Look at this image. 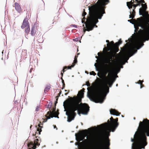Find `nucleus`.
Returning <instances> with one entry per match:
<instances>
[{"mask_svg":"<svg viewBox=\"0 0 149 149\" xmlns=\"http://www.w3.org/2000/svg\"><path fill=\"white\" fill-rule=\"evenodd\" d=\"M109 2V0H98L94 5L89 6V16L86 19V25L87 31H89L93 29L94 26L97 27L96 24L98 22V19H101L104 14L105 13L106 3Z\"/></svg>","mask_w":149,"mask_h":149,"instance_id":"obj_3","label":"nucleus"},{"mask_svg":"<svg viewBox=\"0 0 149 149\" xmlns=\"http://www.w3.org/2000/svg\"><path fill=\"white\" fill-rule=\"evenodd\" d=\"M142 8H140L139 11V15H143V12L145 11L147 8V6L146 3L142 4Z\"/></svg>","mask_w":149,"mask_h":149,"instance_id":"obj_14","label":"nucleus"},{"mask_svg":"<svg viewBox=\"0 0 149 149\" xmlns=\"http://www.w3.org/2000/svg\"><path fill=\"white\" fill-rule=\"evenodd\" d=\"M86 15V13L85 11V9H84L83 13L82 14V16L83 17V19H82V23L85 22L86 18H85V15Z\"/></svg>","mask_w":149,"mask_h":149,"instance_id":"obj_22","label":"nucleus"},{"mask_svg":"<svg viewBox=\"0 0 149 149\" xmlns=\"http://www.w3.org/2000/svg\"><path fill=\"white\" fill-rule=\"evenodd\" d=\"M144 86V85L143 84V83L142 84H140V88H142Z\"/></svg>","mask_w":149,"mask_h":149,"instance_id":"obj_40","label":"nucleus"},{"mask_svg":"<svg viewBox=\"0 0 149 149\" xmlns=\"http://www.w3.org/2000/svg\"><path fill=\"white\" fill-rule=\"evenodd\" d=\"M135 12V11L133 10L132 12V13L130 12V18H133L134 17Z\"/></svg>","mask_w":149,"mask_h":149,"instance_id":"obj_23","label":"nucleus"},{"mask_svg":"<svg viewBox=\"0 0 149 149\" xmlns=\"http://www.w3.org/2000/svg\"><path fill=\"white\" fill-rule=\"evenodd\" d=\"M85 89L83 88L79 91L77 96L70 97L63 102V106L65 111L68 116V121L70 122L73 120L76 113L75 111H77L79 114H87L89 110V107L86 103H81L82 99L84 97V93Z\"/></svg>","mask_w":149,"mask_h":149,"instance_id":"obj_1","label":"nucleus"},{"mask_svg":"<svg viewBox=\"0 0 149 149\" xmlns=\"http://www.w3.org/2000/svg\"><path fill=\"white\" fill-rule=\"evenodd\" d=\"M75 64H73L72 63V65H71L70 66H68L67 67V69H71V68H73L74 67V66L75 65Z\"/></svg>","mask_w":149,"mask_h":149,"instance_id":"obj_31","label":"nucleus"},{"mask_svg":"<svg viewBox=\"0 0 149 149\" xmlns=\"http://www.w3.org/2000/svg\"><path fill=\"white\" fill-rule=\"evenodd\" d=\"M67 66H65L64 67L63 70L61 71V72H64L66 71V70H65V69H67Z\"/></svg>","mask_w":149,"mask_h":149,"instance_id":"obj_36","label":"nucleus"},{"mask_svg":"<svg viewBox=\"0 0 149 149\" xmlns=\"http://www.w3.org/2000/svg\"><path fill=\"white\" fill-rule=\"evenodd\" d=\"M110 121L108 120L107 123H106L104 124H102L99 126H102L105 132L107 134H109V133L111 131V129L112 128L113 125L115 123L114 119L111 117L110 118Z\"/></svg>","mask_w":149,"mask_h":149,"instance_id":"obj_7","label":"nucleus"},{"mask_svg":"<svg viewBox=\"0 0 149 149\" xmlns=\"http://www.w3.org/2000/svg\"><path fill=\"white\" fill-rule=\"evenodd\" d=\"M139 6H140V5H139V3H137V4H133V7L134 8V9H135L136 7H137Z\"/></svg>","mask_w":149,"mask_h":149,"instance_id":"obj_33","label":"nucleus"},{"mask_svg":"<svg viewBox=\"0 0 149 149\" xmlns=\"http://www.w3.org/2000/svg\"><path fill=\"white\" fill-rule=\"evenodd\" d=\"M56 126L55 125L54 126V128H56Z\"/></svg>","mask_w":149,"mask_h":149,"instance_id":"obj_50","label":"nucleus"},{"mask_svg":"<svg viewBox=\"0 0 149 149\" xmlns=\"http://www.w3.org/2000/svg\"><path fill=\"white\" fill-rule=\"evenodd\" d=\"M115 80V78L112 77L111 74L109 77H105V83L104 84L102 83L103 81L102 80L98 78V84L99 88L95 93L91 94L89 97L90 100L96 103H103L104 99V94L109 92V87H111Z\"/></svg>","mask_w":149,"mask_h":149,"instance_id":"obj_5","label":"nucleus"},{"mask_svg":"<svg viewBox=\"0 0 149 149\" xmlns=\"http://www.w3.org/2000/svg\"><path fill=\"white\" fill-rule=\"evenodd\" d=\"M61 79H62V83H63H63H64V80L63 79L62 77L61 78Z\"/></svg>","mask_w":149,"mask_h":149,"instance_id":"obj_44","label":"nucleus"},{"mask_svg":"<svg viewBox=\"0 0 149 149\" xmlns=\"http://www.w3.org/2000/svg\"><path fill=\"white\" fill-rule=\"evenodd\" d=\"M138 22L134 25L135 32L136 33V38L133 44L130 45L128 49L130 53L129 57L132 56L137 52L144 45L143 43L149 40V17L146 19H137Z\"/></svg>","mask_w":149,"mask_h":149,"instance_id":"obj_2","label":"nucleus"},{"mask_svg":"<svg viewBox=\"0 0 149 149\" xmlns=\"http://www.w3.org/2000/svg\"><path fill=\"white\" fill-rule=\"evenodd\" d=\"M29 26V24L28 20L26 18L24 19L23 21L22 24L21 26V28L24 29L25 28Z\"/></svg>","mask_w":149,"mask_h":149,"instance_id":"obj_15","label":"nucleus"},{"mask_svg":"<svg viewBox=\"0 0 149 149\" xmlns=\"http://www.w3.org/2000/svg\"><path fill=\"white\" fill-rule=\"evenodd\" d=\"M58 113L54 110L52 111H49L47 112V114L45 115L46 118L44 119V121L45 122H46L48 119H50L51 118H52L53 117L58 118Z\"/></svg>","mask_w":149,"mask_h":149,"instance_id":"obj_11","label":"nucleus"},{"mask_svg":"<svg viewBox=\"0 0 149 149\" xmlns=\"http://www.w3.org/2000/svg\"><path fill=\"white\" fill-rule=\"evenodd\" d=\"M79 143L80 144H82L83 143V141H82L81 142H79Z\"/></svg>","mask_w":149,"mask_h":149,"instance_id":"obj_45","label":"nucleus"},{"mask_svg":"<svg viewBox=\"0 0 149 149\" xmlns=\"http://www.w3.org/2000/svg\"><path fill=\"white\" fill-rule=\"evenodd\" d=\"M41 141L37 139L34 140V143L31 141L28 144V149H36V146H39L40 145Z\"/></svg>","mask_w":149,"mask_h":149,"instance_id":"obj_10","label":"nucleus"},{"mask_svg":"<svg viewBox=\"0 0 149 149\" xmlns=\"http://www.w3.org/2000/svg\"><path fill=\"white\" fill-rule=\"evenodd\" d=\"M30 29L29 26V27H26L25 31L26 33H27V34L30 32Z\"/></svg>","mask_w":149,"mask_h":149,"instance_id":"obj_27","label":"nucleus"},{"mask_svg":"<svg viewBox=\"0 0 149 149\" xmlns=\"http://www.w3.org/2000/svg\"><path fill=\"white\" fill-rule=\"evenodd\" d=\"M50 88V87L49 86H47L44 90V92L46 93L47 92Z\"/></svg>","mask_w":149,"mask_h":149,"instance_id":"obj_25","label":"nucleus"},{"mask_svg":"<svg viewBox=\"0 0 149 149\" xmlns=\"http://www.w3.org/2000/svg\"><path fill=\"white\" fill-rule=\"evenodd\" d=\"M129 58V57H128V58H127V60Z\"/></svg>","mask_w":149,"mask_h":149,"instance_id":"obj_53","label":"nucleus"},{"mask_svg":"<svg viewBox=\"0 0 149 149\" xmlns=\"http://www.w3.org/2000/svg\"><path fill=\"white\" fill-rule=\"evenodd\" d=\"M78 57L77 55H76L74 58V61L73 62V64H74L75 65V64L76 63H77V58Z\"/></svg>","mask_w":149,"mask_h":149,"instance_id":"obj_29","label":"nucleus"},{"mask_svg":"<svg viewBox=\"0 0 149 149\" xmlns=\"http://www.w3.org/2000/svg\"><path fill=\"white\" fill-rule=\"evenodd\" d=\"M115 120H114V121L115 122V123L113 125V127H112V128L111 129V132H114L116 130V128L118 126L119 124L117 122L118 121V118H117L115 119H114Z\"/></svg>","mask_w":149,"mask_h":149,"instance_id":"obj_17","label":"nucleus"},{"mask_svg":"<svg viewBox=\"0 0 149 149\" xmlns=\"http://www.w3.org/2000/svg\"><path fill=\"white\" fill-rule=\"evenodd\" d=\"M128 45V44L127 43L126 44V45Z\"/></svg>","mask_w":149,"mask_h":149,"instance_id":"obj_48","label":"nucleus"},{"mask_svg":"<svg viewBox=\"0 0 149 149\" xmlns=\"http://www.w3.org/2000/svg\"><path fill=\"white\" fill-rule=\"evenodd\" d=\"M36 28L35 27H33L32 28L31 32V34L32 36H34L36 33Z\"/></svg>","mask_w":149,"mask_h":149,"instance_id":"obj_21","label":"nucleus"},{"mask_svg":"<svg viewBox=\"0 0 149 149\" xmlns=\"http://www.w3.org/2000/svg\"><path fill=\"white\" fill-rule=\"evenodd\" d=\"M95 66V67L96 70L98 71H99L100 69V64H97V63H95L94 65Z\"/></svg>","mask_w":149,"mask_h":149,"instance_id":"obj_24","label":"nucleus"},{"mask_svg":"<svg viewBox=\"0 0 149 149\" xmlns=\"http://www.w3.org/2000/svg\"><path fill=\"white\" fill-rule=\"evenodd\" d=\"M132 2H127V5L129 9H130L132 8Z\"/></svg>","mask_w":149,"mask_h":149,"instance_id":"obj_26","label":"nucleus"},{"mask_svg":"<svg viewBox=\"0 0 149 149\" xmlns=\"http://www.w3.org/2000/svg\"><path fill=\"white\" fill-rule=\"evenodd\" d=\"M139 134L134 135V139H131L132 143V149H141L144 148L147 144V137L146 135L149 136V120L144 119L142 122L139 123Z\"/></svg>","mask_w":149,"mask_h":149,"instance_id":"obj_4","label":"nucleus"},{"mask_svg":"<svg viewBox=\"0 0 149 149\" xmlns=\"http://www.w3.org/2000/svg\"><path fill=\"white\" fill-rule=\"evenodd\" d=\"M113 56H110L108 57L105 58L103 56V60L102 62L107 63H110L111 61V60Z\"/></svg>","mask_w":149,"mask_h":149,"instance_id":"obj_16","label":"nucleus"},{"mask_svg":"<svg viewBox=\"0 0 149 149\" xmlns=\"http://www.w3.org/2000/svg\"><path fill=\"white\" fill-rule=\"evenodd\" d=\"M38 110H39V107H38L36 108V111H38Z\"/></svg>","mask_w":149,"mask_h":149,"instance_id":"obj_42","label":"nucleus"},{"mask_svg":"<svg viewBox=\"0 0 149 149\" xmlns=\"http://www.w3.org/2000/svg\"><path fill=\"white\" fill-rule=\"evenodd\" d=\"M61 92H62L61 91H60L59 92V93L58 94V95L56 97V98H57L56 99L57 101L56 102V103H57V100L58 99V97H59L60 96V95L61 94Z\"/></svg>","mask_w":149,"mask_h":149,"instance_id":"obj_34","label":"nucleus"},{"mask_svg":"<svg viewBox=\"0 0 149 149\" xmlns=\"http://www.w3.org/2000/svg\"><path fill=\"white\" fill-rule=\"evenodd\" d=\"M122 42L120 39L119 41L114 43L113 41H111L109 43H107V45L109 50L117 52L118 50V47L119 45Z\"/></svg>","mask_w":149,"mask_h":149,"instance_id":"obj_8","label":"nucleus"},{"mask_svg":"<svg viewBox=\"0 0 149 149\" xmlns=\"http://www.w3.org/2000/svg\"><path fill=\"white\" fill-rule=\"evenodd\" d=\"M143 81H141V80H139L137 83L140 84H141L143 83Z\"/></svg>","mask_w":149,"mask_h":149,"instance_id":"obj_37","label":"nucleus"},{"mask_svg":"<svg viewBox=\"0 0 149 149\" xmlns=\"http://www.w3.org/2000/svg\"><path fill=\"white\" fill-rule=\"evenodd\" d=\"M88 131L87 130H83L80 131L79 133L75 134V136L76 140L78 142L80 141H82L84 139V142H86L87 140V139H84V138L87 135Z\"/></svg>","mask_w":149,"mask_h":149,"instance_id":"obj_9","label":"nucleus"},{"mask_svg":"<svg viewBox=\"0 0 149 149\" xmlns=\"http://www.w3.org/2000/svg\"><path fill=\"white\" fill-rule=\"evenodd\" d=\"M65 92H67V91H68V93H65V95H67L68 94V93H69V90L67 91V90H65Z\"/></svg>","mask_w":149,"mask_h":149,"instance_id":"obj_39","label":"nucleus"},{"mask_svg":"<svg viewBox=\"0 0 149 149\" xmlns=\"http://www.w3.org/2000/svg\"><path fill=\"white\" fill-rule=\"evenodd\" d=\"M143 14L146 17H149V14L148 11H146V10L144 11L143 12Z\"/></svg>","mask_w":149,"mask_h":149,"instance_id":"obj_28","label":"nucleus"},{"mask_svg":"<svg viewBox=\"0 0 149 149\" xmlns=\"http://www.w3.org/2000/svg\"><path fill=\"white\" fill-rule=\"evenodd\" d=\"M138 3H139V5L141 3H145V1L144 0H140V1H138V0H136Z\"/></svg>","mask_w":149,"mask_h":149,"instance_id":"obj_30","label":"nucleus"},{"mask_svg":"<svg viewBox=\"0 0 149 149\" xmlns=\"http://www.w3.org/2000/svg\"><path fill=\"white\" fill-rule=\"evenodd\" d=\"M42 124H38L37 126H36V127L37 128V131L38 132H36V133H38L39 134H40V132L42 131V128L43 127Z\"/></svg>","mask_w":149,"mask_h":149,"instance_id":"obj_20","label":"nucleus"},{"mask_svg":"<svg viewBox=\"0 0 149 149\" xmlns=\"http://www.w3.org/2000/svg\"><path fill=\"white\" fill-rule=\"evenodd\" d=\"M90 74L91 75L95 76L96 75V73L92 71L90 72Z\"/></svg>","mask_w":149,"mask_h":149,"instance_id":"obj_35","label":"nucleus"},{"mask_svg":"<svg viewBox=\"0 0 149 149\" xmlns=\"http://www.w3.org/2000/svg\"><path fill=\"white\" fill-rule=\"evenodd\" d=\"M76 26H77L76 25H74V27H76Z\"/></svg>","mask_w":149,"mask_h":149,"instance_id":"obj_49","label":"nucleus"},{"mask_svg":"<svg viewBox=\"0 0 149 149\" xmlns=\"http://www.w3.org/2000/svg\"><path fill=\"white\" fill-rule=\"evenodd\" d=\"M106 42L107 43H109V41L108 40H107L106 41Z\"/></svg>","mask_w":149,"mask_h":149,"instance_id":"obj_46","label":"nucleus"},{"mask_svg":"<svg viewBox=\"0 0 149 149\" xmlns=\"http://www.w3.org/2000/svg\"><path fill=\"white\" fill-rule=\"evenodd\" d=\"M61 75H62V77L63 76V73L62 72H61Z\"/></svg>","mask_w":149,"mask_h":149,"instance_id":"obj_47","label":"nucleus"},{"mask_svg":"<svg viewBox=\"0 0 149 149\" xmlns=\"http://www.w3.org/2000/svg\"><path fill=\"white\" fill-rule=\"evenodd\" d=\"M15 7L16 10L19 13L22 12L21 8L20 5L17 2H15L14 3Z\"/></svg>","mask_w":149,"mask_h":149,"instance_id":"obj_18","label":"nucleus"},{"mask_svg":"<svg viewBox=\"0 0 149 149\" xmlns=\"http://www.w3.org/2000/svg\"><path fill=\"white\" fill-rule=\"evenodd\" d=\"M65 83H63V88H62V89H63V88L65 87Z\"/></svg>","mask_w":149,"mask_h":149,"instance_id":"obj_43","label":"nucleus"},{"mask_svg":"<svg viewBox=\"0 0 149 149\" xmlns=\"http://www.w3.org/2000/svg\"><path fill=\"white\" fill-rule=\"evenodd\" d=\"M97 55L98 56H96L95 57L97 59L96 61L97 62H99L100 63L101 62H102V60H103V53L101 52H99L98 53Z\"/></svg>","mask_w":149,"mask_h":149,"instance_id":"obj_13","label":"nucleus"},{"mask_svg":"<svg viewBox=\"0 0 149 149\" xmlns=\"http://www.w3.org/2000/svg\"><path fill=\"white\" fill-rule=\"evenodd\" d=\"M77 143V144H78L79 143Z\"/></svg>","mask_w":149,"mask_h":149,"instance_id":"obj_51","label":"nucleus"},{"mask_svg":"<svg viewBox=\"0 0 149 149\" xmlns=\"http://www.w3.org/2000/svg\"><path fill=\"white\" fill-rule=\"evenodd\" d=\"M126 42H127V40H126Z\"/></svg>","mask_w":149,"mask_h":149,"instance_id":"obj_52","label":"nucleus"},{"mask_svg":"<svg viewBox=\"0 0 149 149\" xmlns=\"http://www.w3.org/2000/svg\"><path fill=\"white\" fill-rule=\"evenodd\" d=\"M110 113L111 114L116 115L117 116H119L120 114L118 111L114 109H111L110 110Z\"/></svg>","mask_w":149,"mask_h":149,"instance_id":"obj_19","label":"nucleus"},{"mask_svg":"<svg viewBox=\"0 0 149 149\" xmlns=\"http://www.w3.org/2000/svg\"><path fill=\"white\" fill-rule=\"evenodd\" d=\"M99 141V145L97 149H110V140L108 137L101 136Z\"/></svg>","mask_w":149,"mask_h":149,"instance_id":"obj_6","label":"nucleus"},{"mask_svg":"<svg viewBox=\"0 0 149 149\" xmlns=\"http://www.w3.org/2000/svg\"><path fill=\"white\" fill-rule=\"evenodd\" d=\"M33 70V68H32L30 69V70H29V72H30V73L31 72H32V71Z\"/></svg>","mask_w":149,"mask_h":149,"instance_id":"obj_41","label":"nucleus"},{"mask_svg":"<svg viewBox=\"0 0 149 149\" xmlns=\"http://www.w3.org/2000/svg\"><path fill=\"white\" fill-rule=\"evenodd\" d=\"M132 20H134V21L135 22H136V24L134 25H136V23H137V22H138V20L137 21H136V20H134V19H130V20H128V22H130V23L133 24L134 23L132 22Z\"/></svg>","mask_w":149,"mask_h":149,"instance_id":"obj_32","label":"nucleus"},{"mask_svg":"<svg viewBox=\"0 0 149 149\" xmlns=\"http://www.w3.org/2000/svg\"><path fill=\"white\" fill-rule=\"evenodd\" d=\"M106 66V68L104 72V74L105 77H109L110 74H112V77H113L112 76V72H114L115 69L114 68L112 69L111 68L110 66L109 65L107 64H105V65Z\"/></svg>","mask_w":149,"mask_h":149,"instance_id":"obj_12","label":"nucleus"},{"mask_svg":"<svg viewBox=\"0 0 149 149\" xmlns=\"http://www.w3.org/2000/svg\"><path fill=\"white\" fill-rule=\"evenodd\" d=\"M86 84L87 86H90V84H89V83L88 81L86 82Z\"/></svg>","mask_w":149,"mask_h":149,"instance_id":"obj_38","label":"nucleus"}]
</instances>
